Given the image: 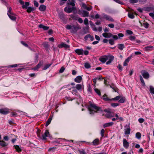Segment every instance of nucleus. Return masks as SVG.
Returning <instances> with one entry per match:
<instances>
[{
	"mask_svg": "<svg viewBox=\"0 0 154 154\" xmlns=\"http://www.w3.org/2000/svg\"><path fill=\"white\" fill-rule=\"evenodd\" d=\"M88 109L90 114H93L95 112H103L100 108L94 104H91L90 106L88 107Z\"/></svg>",
	"mask_w": 154,
	"mask_h": 154,
	"instance_id": "f257e3e1",
	"label": "nucleus"
},
{
	"mask_svg": "<svg viewBox=\"0 0 154 154\" xmlns=\"http://www.w3.org/2000/svg\"><path fill=\"white\" fill-rule=\"evenodd\" d=\"M66 27L68 29H70V32L72 33L76 32L78 29H81V27L79 26H77L73 25H67L66 26Z\"/></svg>",
	"mask_w": 154,
	"mask_h": 154,
	"instance_id": "f03ea898",
	"label": "nucleus"
},
{
	"mask_svg": "<svg viewBox=\"0 0 154 154\" xmlns=\"http://www.w3.org/2000/svg\"><path fill=\"white\" fill-rule=\"evenodd\" d=\"M65 11L68 13H70L72 12L74 13H75L76 9L75 7H70L69 6L66 7L64 8Z\"/></svg>",
	"mask_w": 154,
	"mask_h": 154,
	"instance_id": "7ed1b4c3",
	"label": "nucleus"
},
{
	"mask_svg": "<svg viewBox=\"0 0 154 154\" xmlns=\"http://www.w3.org/2000/svg\"><path fill=\"white\" fill-rule=\"evenodd\" d=\"M141 73L144 79H147L149 78V74L145 70H142L141 72Z\"/></svg>",
	"mask_w": 154,
	"mask_h": 154,
	"instance_id": "20e7f679",
	"label": "nucleus"
},
{
	"mask_svg": "<svg viewBox=\"0 0 154 154\" xmlns=\"http://www.w3.org/2000/svg\"><path fill=\"white\" fill-rule=\"evenodd\" d=\"M102 16L103 18L106 19L107 20L111 22H113L114 21V20L112 17L104 14H102Z\"/></svg>",
	"mask_w": 154,
	"mask_h": 154,
	"instance_id": "39448f33",
	"label": "nucleus"
},
{
	"mask_svg": "<svg viewBox=\"0 0 154 154\" xmlns=\"http://www.w3.org/2000/svg\"><path fill=\"white\" fill-rule=\"evenodd\" d=\"M9 109L7 108L0 109V113L2 114L6 115L9 113Z\"/></svg>",
	"mask_w": 154,
	"mask_h": 154,
	"instance_id": "423d86ee",
	"label": "nucleus"
},
{
	"mask_svg": "<svg viewBox=\"0 0 154 154\" xmlns=\"http://www.w3.org/2000/svg\"><path fill=\"white\" fill-rule=\"evenodd\" d=\"M108 59V56H104L99 58V60L102 63H104Z\"/></svg>",
	"mask_w": 154,
	"mask_h": 154,
	"instance_id": "0eeeda50",
	"label": "nucleus"
},
{
	"mask_svg": "<svg viewBox=\"0 0 154 154\" xmlns=\"http://www.w3.org/2000/svg\"><path fill=\"white\" fill-rule=\"evenodd\" d=\"M71 16L72 18L73 19L75 20H77V18H78V21H79V22L80 23H82L83 20L81 18H78V17H77V16L74 15H71Z\"/></svg>",
	"mask_w": 154,
	"mask_h": 154,
	"instance_id": "6e6552de",
	"label": "nucleus"
},
{
	"mask_svg": "<svg viewBox=\"0 0 154 154\" xmlns=\"http://www.w3.org/2000/svg\"><path fill=\"white\" fill-rule=\"evenodd\" d=\"M43 63V61L40 62L38 63V64L35 67L32 68V69L33 70H37L38 69H39L41 67V66L42 65Z\"/></svg>",
	"mask_w": 154,
	"mask_h": 154,
	"instance_id": "1a4fd4ad",
	"label": "nucleus"
},
{
	"mask_svg": "<svg viewBox=\"0 0 154 154\" xmlns=\"http://www.w3.org/2000/svg\"><path fill=\"white\" fill-rule=\"evenodd\" d=\"M49 135V132L48 130H47L45 131L44 134H43L42 136V139L43 140H45L46 139V137L48 136Z\"/></svg>",
	"mask_w": 154,
	"mask_h": 154,
	"instance_id": "9d476101",
	"label": "nucleus"
},
{
	"mask_svg": "<svg viewBox=\"0 0 154 154\" xmlns=\"http://www.w3.org/2000/svg\"><path fill=\"white\" fill-rule=\"evenodd\" d=\"M123 145L124 147L126 149L128 148L129 146V143L127 142L126 140L124 139L123 140Z\"/></svg>",
	"mask_w": 154,
	"mask_h": 154,
	"instance_id": "9b49d317",
	"label": "nucleus"
},
{
	"mask_svg": "<svg viewBox=\"0 0 154 154\" xmlns=\"http://www.w3.org/2000/svg\"><path fill=\"white\" fill-rule=\"evenodd\" d=\"M8 15L9 18L13 20H14L16 19V17H15V14L13 13H12V14L8 13Z\"/></svg>",
	"mask_w": 154,
	"mask_h": 154,
	"instance_id": "f8f14e48",
	"label": "nucleus"
},
{
	"mask_svg": "<svg viewBox=\"0 0 154 154\" xmlns=\"http://www.w3.org/2000/svg\"><path fill=\"white\" fill-rule=\"evenodd\" d=\"M103 36L105 38H109L112 36V34L110 33L104 32L103 33Z\"/></svg>",
	"mask_w": 154,
	"mask_h": 154,
	"instance_id": "ddd939ff",
	"label": "nucleus"
},
{
	"mask_svg": "<svg viewBox=\"0 0 154 154\" xmlns=\"http://www.w3.org/2000/svg\"><path fill=\"white\" fill-rule=\"evenodd\" d=\"M75 51L79 55H83V50L82 49H78L75 50Z\"/></svg>",
	"mask_w": 154,
	"mask_h": 154,
	"instance_id": "4468645a",
	"label": "nucleus"
},
{
	"mask_svg": "<svg viewBox=\"0 0 154 154\" xmlns=\"http://www.w3.org/2000/svg\"><path fill=\"white\" fill-rule=\"evenodd\" d=\"M58 47L60 48L64 47L66 48H69V46L66 45L64 43H62L58 45Z\"/></svg>",
	"mask_w": 154,
	"mask_h": 154,
	"instance_id": "2eb2a0df",
	"label": "nucleus"
},
{
	"mask_svg": "<svg viewBox=\"0 0 154 154\" xmlns=\"http://www.w3.org/2000/svg\"><path fill=\"white\" fill-rule=\"evenodd\" d=\"M82 15L84 17H88L89 16V13L88 12L83 11L81 13Z\"/></svg>",
	"mask_w": 154,
	"mask_h": 154,
	"instance_id": "dca6fc26",
	"label": "nucleus"
},
{
	"mask_svg": "<svg viewBox=\"0 0 154 154\" xmlns=\"http://www.w3.org/2000/svg\"><path fill=\"white\" fill-rule=\"evenodd\" d=\"M46 8V6L42 5H40L39 8V9L40 11H43L45 10Z\"/></svg>",
	"mask_w": 154,
	"mask_h": 154,
	"instance_id": "f3484780",
	"label": "nucleus"
},
{
	"mask_svg": "<svg viewBox=\"0 0 154 154\" xmlns=\"http://www.w3.org/2000/svg\"><path fill=\"white\" fill-rule=\"evenodd\" d=\"M82 79V78L81 76H78L75 79V81L77 83H80L81 82Z\"/></svg>",
	"mask_w": 154,
	"mask_h": 154,
	"instance_id": "a211bd4d",
	"label": "nucleus"
},
{
	"mask_svg": "<svg viewBox=\"0 0 154 154\" xmlns=\"http://www.w3.org/2000/svg\"><path fill=\"white\" fill-rule=\"evenodd\" d=\"M114 57L112 56H108L109 61L106 62V64H110L112 61L113 60Z\"/></svg>",
	"mask_w": 154,
	"mask_h": 154,
	"instance_id": "6ab92c4d",
	"label": "nucleus"
},
{
	"mask_svg": "<svg viewBox=\"0 0 154 154\" xmlns=\"http://www.w3.org/2000/svg\"><path fill=\"white\" fill-rule=\"evenodd\" d=\"M38 27L40 28L43 29L44 30H47L49 29L48 26H46L43 24H40L39 25Z\"/></svg>",
	"mask_w": 154,
	"mask_h": 154,
	"instance_id": "aec40b11",
	"label": "nucleus"
},
{
	"mask_svg": "<svg viewBox=\"0 0 154 154\" xmlns=\"http://www.w3.org/2000/svg\"><path fill=\"white\" fill-rule=\"evenodd\" d=\"M14 147L16 149V151L18 152H20L22 151V149L18 145H14Z\"/></svg>",
	"mask_w": 154,
	"mask_h": 154,
	"instance_id": "412c9836",
	"label": "nucleus"
},
{
	"mask_svg": "<svg viewBox=\"0 0 154 154\" xmlns=\"http://www.w3.org/2000/svg\"><path fill=\"white\" fill-rule=\"evenodd\" d=\"M89 27L87 26L83 28V32L84 34H86L89 32Z\"/></svg>",
	"mask_w": 154,
	"mask_h": 154,
	"instance_id": "4be33fe9",
	"label": "nucleus"
},
{
	"mask_svg": "<svg viewBox=\"0 0 154 154\" xmlns=\"http://www.w3.org/2000/svg\"><path fill=\"white\" fill-rule=\"evenodd\" d=\"M113 124V122H110L109 123H106L104 124L103 125V127L104 128L106 127H107L109 126H112Z\"/></svg>",
	"mask_w": 154,
	"mask_h": 154,
	"instance_id": "5701e85b",
	"label": "nucleus"
},
{
	"mask_svg": "<svg viewBox=\"0 0 154 154\" xmlns=\"http://www.w3.org/2000/svg\"><path fill=\"white\" fill-rule=\"evenodd\" d=\"M118 48L119 49L122 50L125 48V46L123 44H119L118 45Z\"/></svg>",
	"mask_w": 154,
	"mask_h": 154,
	"instance_id": "b1692460",
	"label": "nucleus"
},
{
	"mask_svg": "<svg viewBox=\"0 0 154 154\" xmlns=\"http://www.w3.org/2000/svg\"><path fill=\"white\" fill-rule=\"evenodd\" d=\"M8 144L3 141L1 140L0 141V145L2 147H5L7 146Z\"/></svg>",
	"mask_w": 154,
	"mask_h": 154,
	"instance_id": "393cba45",
	"label": "nucleus"
},
{
	"mask_svg": "<svg viewBox=\"0 0 154 154\" xmlns=\"http://www.w3.org/2000/svg\"><path fill=\"white\" fill-rule=\"evenodd\" d=\"M29 3L28 2H26L25 3V4H23V5L22 6V8H27V7L29 5Z\"/></svg>",
	"mask_w": 154,
	"mask_h": 154,
	"instance_id": "a878e982",
	"label": "nucleus"
},
{
	"mask_svg": "<svg viewBox=\"0 0 154 154\" xmlns=\"http://www.w3.org/2000/svg\"><path fill=\"white\" fill-rule=\"evenodd\" d=\"M130 132V128H127L125 129V134H129Z\"/></svg>",
	"mask_w": 154,
	"mask_h": 154,
	"instance_id": "bb28decb",
	"label": "nucleus"
},
{
	"mask_svg": "<svg viewBox=\"0 0 154 154\" xmlns=\"http://www.w3.org/2000/svg\"><path fill=\"white\" fill-rule=\"evenodd\" d=\"M99 142V139H96L93 141V143L94 145H97L98 144Z\"/></svg>",
	"mask_w": 154,
	"mask_h": 154,
	"instance_id": "cd10ccee",
	"label": "nucleus"
},
{
	"mask_svg": "<svg viewBox=\"0 0 154 154\" xmlns=\"http://www.w3.org/2000/svg\"><path fill=\"white\" fill-rule=\"evenodd\" d=\"M52 117L50 116L48 118L46 124V126H48L51 123L52 120Z\"/></svg>",
	"mask_w": 154,
	"mask_h": 154,
	"instance_id": "c85d7f7f",
	"label": "nucleus"
},
{
	"mask_svg": "<svg viewBox=\"0 0 154 154\" xmlns=\"http://www.w3.org/2000/svg\"><path fill=\"white\" fill-rule=\"evenodd\" d=\"M82 87L81 85L78 84L75 86V88L78 90H80L82 88Z\"/></svg>",
	"mask_w": 154,
	"mask_h": 154,
	"instance_id": "c756f323",
	"label": "nucleus"
},
{
	"mask_svg": "<svg viewBox=\"0 0 154 154\" xmlns=\"http://www.w3.org/2000/svg\"><path fill=\"white\" fill-rule=\"evenodd\" d=\"M121 96H117L116 97L111 99V100H113L114 101L120 99L121 98Z\"/></svg>",
	"mask_w": 154,
	"mask_h": 154,
	"instance_id": "7c9ffc66",
	"label": "nucleus"
},
{
	"mask_svg": "<svg viewBox=\"0 0 154 154\" xmlns=\"http://www.w3.org/2000/svg\"><path fill=\"white\" fill-rule=\"evenodd\" d=\"M125 100V98L124 97H121L120 99L119 102L121 103H124Z\"/></svg>",
	"mask_w": 154,
	"mask_h": 154,
	"instance_id": "2f4dec72",
	"label": "nucleus"
},
{
	"mask_svg": "<svg viewBox=\"0 0 154 154\" xmlns=\"http://www.w3.org/2000/svg\"><path fill=\"white\" fill-rule=\"evenodd\" d=\"M149 91L151 93L154 94V88L153 87L151 86H150Z\"/></svg>",
	"mask_w": 154,
	"mask_h": 154,
	"instance_id": "473e14b6",
	"label": "nucleus"
},
{
	"mask_svg": "<svg viewBox=\"0 0 154 154\" xmlns=\"http://www.w3.org/2000/svg\"><path fill=\"white\" fill-rule=\"evenodd\" d=\"M139 77H140V80L141 83L143 85L145 86V83L142 77V76L141 75H140L139 76Z\"/></svg>",
	"mask_w": 154,
	"mask_h": 154,
	"instance_id": "72a5a7b5",
	"label": "nucleus"
},
{
	"mask_svg": "<svg viewBox=\"0 0 154 154\" xmlns=\"http://www.w3.org/2000/svg\"><path fill=\"white\" fill-rule=\"evenodd\" d=\"M34 10V9L33 8H32L31 7H29L27 9V11L28 13H30L32 11H33Z\"/></svg>",
	"mask_w": 154,
	"mask_h": 154,
	"instance_id": "f704fd0d",
	"label": "nucleus"
},
{
	"mask_svg": "<svg viewBox=\"0 0 154 154\" xmlns=\"http://www.w3.org/2000/svg\"><path fill=\"white\" fill-rule=\"evenodd\" d=\"M103 99L106 101L111 100V99H110L109 97H107L106 95H104L103 96Z\"/></svg>",
	"mask_w": 154,
	"mask_h": 154,
	"instance_id": "c9c22d12",
	"label": "nucleus"
},
{
	"mask_svg": "<svg viewBox=\"0 0 154 154\" xmlns=\"http://www.w3.org/2000/svg\"><path fill=\"white\" fill-rule=\"evenodd\" d=\"M136 137L138 139H140L141 137V134L140 132H137L136 134Z\"/></svg>",
	"mask_w": 154,
	"mask_h": 154,
	"instance_id": "e433bc0d",
	"label": "nucleus"
},
{
	"mask_svg": "<svg viewBox=\"0 0 154 154\" xmlns=\"http://www.w3.org/2000/svg\"><path fill=\"white\" fill-rule=\"evenodd\" d=\"M111 105L113 107H115L119 105V104L117 103H113L111 104Z\"/></svg>",
	"mask_w": 154,
	"mask_h": 154,
	"instance_id": "4c0bfd02",
	"label": "nucleus"
},
{
	"mask_svg": "<svg viewBox=\"0 0 154 154\" xmlns=\"http://www.w3.org/2000/svg\"><path fill=\"white\" fill-rule=\"evenodd\" d=\"M37 134L38 137L40 139H42V137L40 135V131L39 130H38L37 131Z\"/></svg>",
	"mask_w": 154,
	"mask_h": 154,
	"instance_id": "58836bf2",
	"label": "nucleus"
},
{
	"mask_svg": "<svg viewBox=\"0 0 154 154\" xmlns=\"http://www.w3.org/2000/svg\"><path fill=\"white\" fill-rule=\"evenodd\" d=\"M152 48V46H147L145 48V49L146 51H150Z\"/></svg>",
	"mask_w": 154,
	"mask_h": 154,
	"instance_id": "ea45409f",
	"label": "nucleus"
},
{
	"mask_svg": "<svg viewBox=\"0 0 154 154\" xmlns=\"http://www.w3.org/2000/svg\"><path fill=\"white\" fill-rule=\"evenodd\" d=\"M51 64H48L46 65H45L43 69V70H46L47 69L49 66L51 65Z\"/></svg>",
	"mask_w": 154,
	"mask_h": 154,
	"instance_id": "a19ab883",
	"label": "nucleus"
},
{
	"mask_svg": "<svg viewBox=\"0 0 154 154\" xmlns=\"http://www.w3.org/2000/svg\"><path fill=\"white\" fill-rule=\"evenodd\" d=\"M72 2L68 3V5H70L72 6V7H74V6L75 5L74 3V1L73 0H72Z\"/></svg>",
	"mask_w": 154,
	"mask_h": 154,
	"instance_id": "79ce46f5",
	"label": "nucleus"
},
{
	"mask_svg": "<svg viewBox=\"0 0 154 154\" xmlns=\"http://www.w3.org/2000/svg\"><path fill=\"white\" fill-rule=\"evenodd\" d=\"M94 91L99 96L100 95V91L97 88H95L94 89Z\"/></svg>",
	"mask_w": 154,
	"mask_h": 154,
	"instance_id": "37998d69",
	"label": "nucleus"
},
{
	"mask_svg": "<svg viewBox=\"0 0 154 154\" xmlns=\"http://www.w3.org/2000/svg\"><path fill=\"white\" fill-rule=\"evenodd\" d=\"M153 9V8L152 7H148L146 8V10L148 11H152Z\"/></svg>",
	"mask_w": 154,
	"mask_h": 154,
	"instance_id": "c03bdc74",
	"label": "nucleus"
},
{
	"mask_svg": "<svg viewBox=\"0 0 154 154\" xmlns=\"http://www.w3.org/2000/svg\"><path fill=\"white\" fill-rule=\"evenodd\" d=\"M110 88H112L114 90L113 91H116V86L113 85H110Z\"/></svg>",
	"mask_w": 154,
	"mask_h": 154,
	"instance_id": "a18cd8bd",
	"label": "nucleus"
},
{
	"mask_svg": "<svg viewBox=\"0 0 154 154\" xmlns=\"http://www.w3.org/2000/svg\"><path fill=\"white\" fill-rule=\"evenodd\" d=\"M143 26L146 28H147L148 27L149 24L146 22H145L143 23Z\"/></svg>",
	"mask_w": 154,
	"mask_h": 154,
	"instance_id": "49530a36",
	"label": "nucleus"
},
{
	"mask_svg": "<svg viewBox=\"0 0 154 154\" xmlns=\"http://www.w3.org/2000/svg\"><path fill=\"white\" fill-rule=\"evenodd\" d=\"M128 16L129 17L131 18H134V16L133 14L129 13L128 14Z\"/></svg>",
	"mask_w": 154,
	"mask_h": 154,
	"instance_id": "de8ad7c7",
	"label": "nucleus"
},
{
	"mask_svg": "<svg viewBox=\"0 0 154 154\" xmlns=\"http://www.w3.org/2000/svg\"><path fill=\"white\" fill-rule=\"evenodd\" d=\"M84 23L86 25H88V20L87 18H85L84 20Z\"/></svg>",
	"mask_w": 154,
	"mask_h": 154,
	"instance_id": "09e8293b",
	"label": "nucleus"
},
{
	"mask_svg": "<svg viewBox=\"0 0 154 154\" xmlns=\"http://www.w3.org/2000/svg\"><path fill=\"white\" fill-rule=\"evenodd\" d=\"M85 66L86 68L88 69L90 68L91 66L89 63H85Z\"/></svg>",
	"mask_w": 154,
	"mask_h": 154,
	"instance_id": "8fccbe9b",
	"label": "nucleus"
},
{
	"mask_svg": "<svg viewBox=\"0 0 154 154\" xmlns=\"http://www.w3.org/2000/svg\"><path fill=\"white\" fill-rule=\"evenodd\" d=\"M109 44L111 45H113L114 44V40L112 39H110L109 40Z\"/></svg>",
	"mask_w": 154,
	"mask_h": 154,
	"instance_id": "3c124183",
	"label": "nucleus"
},
{
	"mask_svg": "<svg viewBox=\"0 0 154 154\" xmlns=\"http://www.w3.org/2000/svg\"><path fill=\"white\" fill-rule=\"evenodd\" d=\"M65 69V68L63 66H62L61 67V68L60 69V70H59V72L61 73H62L64 72Z\"/></svg>",
	"mask_w": 154,
	"mask_h": 154,
	"instance_id": "603ef678",
	"label": "nucleus"
},
{
	"mask_svg": "<svg viewBox=\"0 0 154 154\" xmlns=\"http://www.w3.org/2000/svg\"><path fill=\"white\" fill-rule=\"evenodd\" d=\"M105 131L103 129H102L100 132V134L102 137H103L104 136Z\"/></svg>",
	"mask_w": 154,
	"mask_h": 154,
	"instance_id": "864d4df0",
	"label": "nucleus"
},
{
	"mask_svg": "<svg viewBox=\"0 0 154 154\" xmlns=\"http://www.w3.org/2000/svg\"><path fill=\"white\" fill-rule=\"evenodd\" d=\"M106 116L108 118H110L112 117L111 113L109 112L106 114Z\"/></svg>",
	"mask_w": 154,
	"mask_h": 154,
	"instance_id": "5fc2aeb1",
	"label": "nucleus"
},
{
	"mask_svg": "<svg viewBox=\"0 0 154 154\" xmlns=\"http://www.w3.org/2000/svg\"><path fill=\"white\" fill-rule=\"evenodd\" d=\"M149 15L154 19V11L153 12L150 13L149 14Z\"/></svg>",
	"mask_w": 154,
	"mask_h": 154,
	"instance_id": "6e6d98bb",
	"label": "nucleus"
},
{
	"mask_svg": "<svg viewBox=\"0 0 154 154\" xmlns=\"http://www.w3.org/2000/svg\"><path fill=\"white\" fill-rule=\"evenodd\" d=\"M129 38L130 40L133 41L135 39V37L134 36H130L129 37Z\"/></svg>",
	"mask_w": 154,
	"mask_h": 154,
	"instance_id": "4d7b16f0",
	"label": "nucleus"
},
{
	"mask_svg": "<svg viewBox=\"0 0 154 154\" xmlns=\"http://www.w3.org/2000/svg\"><path fill=\"white\" fill-rule=\"evenodd\" d=\"M91 35L88 34L86 35L84 37V38L85 40H87L88 38H90Z\"/></svg>",
	"mask_w": 154,
	"mask_h": 154,
	"instance_id": "13d9d810",
	"label": "nucleus"
},
{
	"mask_svg": "<svg viewBox=\"0 0 154 154\" xmlns=\"http://www.w3.org/2000/svg\"><path fill=\"white\" fill-rule=\"evenodd\" d=\"M138 1V0H130V2L131 3H137Z\"/></svg>",
	"mask_w": 154,
	"mask_h": 154,
	"instance_id": "bf43d9fd",
	"label": "nucleus"
},
{
	"mask_svg": "<svg viewBox=\"0 0 154 154\" xmlns=\"http://www.w3.org/2000/svg\"><path fill=\"white\" fill-rule=\"evenodd\" d=\"M17 66V64H14V65H9L8 66V67H9L13 68V67H16Z\"/></svg>",
	"mask_w": 154,
	"mask_h": 154,
	"instance_id": "052dcab7",
	"label": "nucleus"
},
{
	"mask_svg": "<svg viewBox=\"0 0 154 154\" xmlns=\"http://www.w3.org/2000/svg\"><path fill=\"white\" fill-rule=\"evenodd\" d=\"M111 37H112L115 40H117L118 38V37L117 35H114L112 34V36Z\"/></svg>",
	"mask_w": 154,
	"mask_h": 154,
	"instance_id": "680f3d73",
	"label": "nucleus"
},
{
	"mask_svg": "<svg viewBox=\"0 0 154 154\" xmlns=\"http://www.w3.org/2000/svg\"><path fill=\"white\" fill-rule=\"evenodd\" d=\"M139 122L140 123H142L144 121V119L142 118H140L138 119Z\"/></svg>",
	"mask_w": 154,
	"mask_h": 154,
	"instance_id": "e2e57ef3",
	"label": "nucleus"
},
{
	"mask_svg": "<svg viewBox=\"0 0 154 154\" xmlns=\"http://www.w3.org/2000/svg\"><path fill=\"white\" fill-rule=\"evenodd\" d=\"M92 9V7L91 6H90L89 7H88L86 6V8H85V9L87 10L88 11H90Z\"/></svg>",
	"mask_w": 154,
	"mask_h": 154,
	"instance_id": "0e129e2a",
	"label": "nucleus"
},
{
	"mask_svg": "<svg viewBox=\"0 0 154 154\" xmlns=\"http://www.w3.org/2000/svg\"><path fill=\"white\" fill-rule=\"evenodd\" d=\"M34 5L36 7H38V3L36 1H34Z\"/></svg>",
	"mask_w": 154,
	"mask_h": 154,
	"instance_id": "69168bd1",
	"label": "nucleus"
},
{
	"mask_svg": "<svg viewBox=\"0 0 154 154\" xmlns=\"http://www.w3.org/2000/svg\"><path fill=\"white\" fill-rule=\"evenodd\" d=\"M127 32L128 34L129 35H131L133 33V32L130 30H127Z\"/></svg>",
	"mask_w": 154,
	"mask_h": 154,
	"instance_id": "338daca9",
	"label": "nucleus"
},
{
	"mask_svg": "<svg viewBox=\"0 0 154 154\" xmlns=\"http://www.w3.org/2000/svg\"><path fill=\"white\" fill-rule=\"evenodd\" d=\"M108 26L111 28H113L114 27V25L113 24H109L108 25Z\"/></svg>",
	"mask_w": 154,
	"mask_h": 154,
	"instance_id": "774afa93",
	"label": "nucleus"
}]
</instances>
